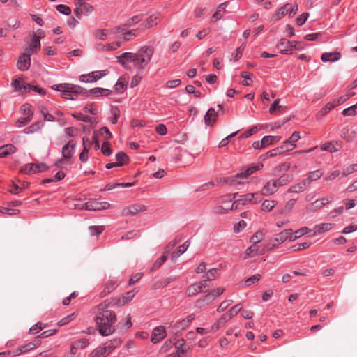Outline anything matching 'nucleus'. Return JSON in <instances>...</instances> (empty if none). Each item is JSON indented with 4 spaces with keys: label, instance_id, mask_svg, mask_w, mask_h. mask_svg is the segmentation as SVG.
Segmentation results:
<instances>
[{
    "label": "nucleus",
    "instance_id": "obj_38",
    "mask_svg": "<svg viewBox=\"0 0 357 357\" xmlns=\"http://www.w3.org/2000/svg\"><path fill=\"white\" fill-rule=\"evenodd\" d=\"M277 205V202L275 200H269L266 199L261 204V211L265 212H269L273 209V208Z\"/></svg>",
    "mask_w": 357,
    "mask_h": 357
},
{
    "label": "nucleus",
    "instance_id": "obj_30",
    "mask_svg": "<svg viewBox=\"0 0 357 357\" xmlns=\"http://www.w3.org/2000/svg\"><path fill=\"white\" fill-rule=\"evenodd\" d=\"M339 142L337 141H331L320 146L322 151H328L330 153H335L338 151L337 146H339Z\"/></svg>",
    "mask_w": 357,
    "mask_h": 357
},
{
    "label": "nucleus",
    "instance_id": "obj_42",
    "mask_svg": "<svg viewBox=\"0 0 357 357\" xmlns=\"http://www.w3.org/2000/svg\"><path fill=\"white\" fill-rule=\"evenodd\" d=\"M138 33H139L138 29L130 30V31H128L123 33L120 36V38H121L122 40H123L125 41H129V40H132L133 38L136 37L138 35Z\"/></svg>",
    "mask_w": 357,
    "mask_h": 357
},
{
    "label": "nucleus",
    "instance_id": "obj_61",
    "mask_svg": "<svg viewBox=\"0 0 357 357\" xmlns=\"http://www.w3.org/2000/svg\"><path fill=\"white\" fill-rule=\"evenodd\" d=\"M89 230L91 231V235L98 236L104 231V227L91 226L89 227Z\"/></svg>",
    "mask_w": 357,
    "mask_h": 357
},
{
    "label": "nucleus",
    "instance_id": "obj_46",
    "mask_svg": "<svg viewBox=\"0 0 357 357\" xmlns=\"http://www.w3.org/2000/svg\"><path fill=\"white\" fill-rule=\"evenodd\" d=\"M215 300V298H214L213 294L209 292L203 298L199 299L197 301V303L199 305H204V304L208 305V304H211V303H213Z\"/></svg>",
    "mask_w": 357,
    "mask_h": 357
},
{
    "label": "nucleus",
    "instance_id": "obj_26",
    "mask_svg": "<svg viewBox=\"0 0 357 357\" xmlns=\"http://www.w3.org/2000/svg\"><path fill=\"white\" fill-rule=\"evenodd\" d=\"M333 227L332 223H321L315 225L312 236L321 234L325 231L331 230Z\"/></svg>",
    "mask_w": 357,
    "mask_h": 357
},
{
    "label": "nucleus",
    "instance_id": "obj_35",
    "mask_svg": "<svg viewBox=\"0 0 357 357\" xmlns=\"http://www.w3.org/2000/svg\"><path fill=\"white\" fill-rule=\"evenodd\" d=\"M43 122L42 121H36V123H33L31 126L26 127L24 130V132L25 134H31L33 133L38 130H39L43 126Z\"/></svg>",
    "mask_w": 357,
    "mask_h": 357
},
{
    "label": "nucleus",
    "instance_id": "obj_13",
    "mask_svg": "<svg viewBox=\"0 0 357 357\" xmlns=\"http://www.w3.org/2000/svg\"><path fill=\"white\" fill-rule=\"evenodd\" d=\"M289 234V229H284L282 231L277 234L271 241V247L275 248L278 245L285 242L288 239Z\"/></svg>",
    "mask_w": 357,
    "mask_h": 357
},
{
    "label": "nucleus",
    "instance_id": "obj_62",
    "mask_svg": "<svg viewBox=\"0 0 357 357\" xmlns=\"http://www.w3.org/2000/svg\"><path fill=\"white\" fill-rule=\"evenodd\" d=\"M107 355L103 352L101 347L94 349L89 356V357H106Z\"/></svg>",
    "mask_w": 357,
    "mask_h": 357
},
{
    "label": "nucleus",
    "instance_id": "obj_56",
    "mask_svg": "<svg viewBox=\"0 0 357 357\" xmlns=\"http://www.w3.org/2000/svg\"><path fill=\"white\" fill-rule=\"evenodd\" d=\"M47 326V324H43L41 322H38L36 324H34L32 327L30 328V333L31 334H36L43 328H45Z\"/></svg>",
    "mask_w": 357,
    "mask_h": 357
},
{
    "label": "nucleus",
    "instance_id": "obj_51",
    "mask_svg": "<svg viewBox=\"0 0 357 357\" xmlns=\"http://www.w3.org/2000/svg\"><path fill=\"white\" fill-rule=\"evenodd\" d=\"M199 292H201L200 289H199L196 283L190 285L186 290V294L188 296H195Z\"/></svg>",
    "mask_w": 357,
    "mask_h": 357
},
{
    "label": "nucleus",
    "instance_id": "obj_20",
    "mask_svg": "<svg viewBox=\"0 0 357 357\" xmlns=\"http://www.w3.org/2000/svg\"><path fill=\"white\" fill-rule=\"evenodd\" d=\"M82 144H83V150L79 154V160L82 162H86L88 160L89 156V151L90 149V147L91 146V141L86 137H83L82 139Z\"/></svg>",
    "mask_w": 357,
    "mask_h": 357
},
{
    "label": "nucleus",
    "instance_id": "obj_52",
    "mask_svg": "<svg viewBox=\"0 0 357 357\" xmlns=\"http://www.w3.org/2000/svg\"><path fill=\"white\" fill-rule=\"evenodd\" d=\"M257 251L258 247L257 245L252 243V245L245 251V258L255 256L257 253Z\"/></svg>",
    "mask_w": 357,
    "mask_h": 357
},
{
    "label": "nucleus",
    "instance_id": "obj_12",
    "mask_svg": "<svg viewBox=\"0 0 357 357\" xmlns=\"http://www.w3.org/2000/svg\"><path fill=\"white\" fill-rule=\"evenodd\" d=\"M40 36H37L34 34L31 44L25 49L24 52L28 56H31L32 54L38 52L40 49Z\"/></svg>",
    "mask_w": 357,
    "mask_h": 357
},
{
    "label": "nucleus",
    "instance_id": "obj_11",
    "mask_svg": "<svg viewBox=\"0 0 357 357\" xmlns=\"http://www.w3.org/2000/svg\"><path fill=\"white\" fill-rule=\"evenodd\" d=\"M146 210L145 206L136 204L124 208L122 211V214L125 216L135 215L138 213L143 212Z\"/></svg>",
    "mask_w": 357,
    "mask_h": 357
},
{
    "label": "nucleus",
    "instance_id": "obj_45",
    "mask_svg": "<svg viewBox=\"0 0 357 357\" xmlns=\"http://www.w3.org/2000/svg\"><path fill=\"white\" fill-rule=\"evenodd\" d=\"M311 245V243L310 242H303L301 243H297L291 247V250L293 252H298L301 250H305L308 248Z\"/></svg>",
    "mask_w": 357,
    "mask_h": 357
},
{
    "label": "nucleus",
    "instance_id": "obj_53",
    "mask_svg": "<svg viewBox=\"0 0 357 357\" xmlns=\"http://www.w3.org/2000/svg\"><path fill=\"white\" fill-rule=\"evenodd\" d=\"M264 237V232L262 231H257L250 238L252 243L257 245V243L261 242Z\"/></svg>",
    "mask_w": 357,
    "mask_h": 357
},
{
    "label": "nucleus",
    "instance_id": "obj_31",
    "mask_svg": "<svg viewBox=\"0 0 357 357\" xmlns=\"http://www.w3.org/2000/svg\"><path fill=\"white\" fill-rule=\"evenodd\" d=\"M100 204H94L93 202H87L83 204H76L75 208L84 209L87 211L100 210Z\"/></svg>",
    "mask_w": 357,
    "mask_h": 357
},
{
    "label": "nucleus",
    "instance_id": "obj_54",
    "mask_svg": "<svg viewBox=\"0 0 357 357\" xmlns=\"http://www.w3.org/2000/svg\"><path fill=\"white\" fill-rule=\"evenodd\" d=\"M341 137L347 142H352L355 138L354 133L353 132L350 133L349 130L345 128L342 130Z\"/></svg>",
    "mask_w": 357,
    "mask_h": 357
},
{
    "label": "nucleus",
    "instance_id": "obj_27",
    "mask_svg": "<svg viewBox=\"0 0 357 357\" xmlns=\"http://www.w3.org/2000/svg\"><path fill=\"white\" fill-rule=\"evenodd\" d=\"M121 46L120 41H115L108 44H98V49L100 51H114Z\"/></svg>",
    "mask_w": 357,
    "mask_h": 357
},
{
    "label": "nucleus",
    "instance_id": "obj_48",
    "mask_svg": "<svg viewBox=\"0 0 357 357\" xmlns=\"http://www.w3.org/2000/svg\"><path fill=\"white\" fill-rule=\"evenodd\" d=\"M296 147V144H293L289 139L284 141L280 148L282 150L283 153L292 151Z\"/></svg>",
    "mask_w": 357,
    "mask_h": 357
},
{
    "label": "nucleus",
    "instance_id": "obj_24",
    "mask_svg": "<svg viewBox=\"0 0 357 357\" xmlns=\"http://www.w3.org/2000/svg\"><path fill=\"white\" fill-rule=\"evenodd\" d=\"M17 149L13 144H5L0 147V158L7 157L10 154L15 153Z\"/></svg>",
    "mask_w": 357,
    "mask_h": 357
},
{
    "label": "nucleus",
    "instance_id": "obj_55",
    "mask_svg": "<svg viewBox=\"0 0 357 357\" xmlns=\"http://www.w3.org/2000/svg\"><path fill=\"white\" fill-rule=\"evenodd\" d=\"M35 170H36L35 169V163L26 164L21 169V171L23 173L27 174L36 173Z\"/></svg>",
    "mask_w": 357,
    "mask_h": 357
},
{
    "label": "nucleus",
    "instance_id": "obj_1",
    "mask_svg": "<svg viewBox=\"0 0 357 357\" xmlns=\"http://www.w3.org/2000/svg\"><path fill=\"white\" fill-rule=\"evenodd\" d=\"M155 52L151 45H144L136 52H125L117 56V61L128 70L143 71L148 66Z\"/></svg>",
    "mask_w": 357,
    "mask_h": 357
},
{
    "label": "nucleus",
    "instance_id": "obj_49",
    "mask_svg": "<svg viewBox=\"0 0 357 357\" xmlns=\"http://www.w3.org/2000/svg\"><path fill=\"white\" fill-rule=\"evenodd\" d=\"M30 91H34L42 96L45 94V90L42 88H40L37 86L31 85L30 84L29 85H25L24 86V91L29 92Z\"/></svg>",
    "mask_w": 357,
    "mask_h": 357
},
{
    "label": "nucleus",
    "instance_id": "obj_17",
    "mask_svg": "<svg viewBox=\"0 0 357 357\" xmlns=\"http://www.w3.org/2000/svg\"><path fill=\"white\" fill-rule=\"evenodd\" d=\"M175 348L178 353L177 357H188L187 353L189 347L185 344L184 339L178 340L175 344Z\"/></svg>",
    "mask_w": 357,
    "mask_h": 357
},
{
    "label": "nucleus",
    "instance_id": "obj_34",
    "mask_svg": "<svg viewBox=\"0 0 357 357\" xmlns=\"http://www.w3.org/2000/svg\"><path fill=\"white\" fill-rule=\"evenodd\" d=\"M307 182L306 181H303V182H301V183H296L292 186H291L289 189H288V192L289 193H299V192H303L305 188H306V185H307Z\"/></svg>",
    "mask_w": 357,
    "mask_h": 357
},
{
    "label": "nucleus",
    "instance_id": "obj_57",
    "mask_svg": "<svg viewBox=\"0 0 357 357\" xmlns=\"http://www.w3.org/2000/svg\"><path fill=\"white\" fill-rule=\"evenodd\" d=\"M225 325V324L219 318L211 325L210 331L212 333H215L220 328H223Z\"/></svg>",
    "mask_w": 357,
    "mask_h": 357
},
{
    "label": "nucleus",
    "instance_id": "obj_5",
    "mask_svg": "<svg viewBox=\"0 0 357 357\" xmlns=\"http://www.w3.org/2000/svg\"><path fill=\"white\" fill-rule=\"evenodd\" d=\"M258 193H248L243 195H241L238 199L233 202L231 206H220L217 208V212L218 213H225L227 212L229 210H236L245 206L249 203H251L254 199L255 195H257Z\"/></svg>",
    "mask_w": 357,
    "mask_h": 357
},
{
    "label": "nucleus",
    "instance_id": "obj_7",
    "mask_svg": "<svg viewBox=\"0 0 357 357\" xmlns=\"http://www.w3.org/2000/svg\"><path fill=\"white\" fill-rule=\"evenodd\" d=\"M90 344L89 340L87 338H82L73 342L70 347V354L64 357H80V349L86 348Z\"/></svg>",
    "mask_w": 357,
    "mask_h": 357
},
{
    "label": "nucleus",
    "instance_id": "obj_16",
    "mask_svg": "<svg viewBox=\"0 0 357 357\" xmlns=\"http://www.w3.org/2000/svg\"><path fill=\"white\" fill-rule=\"evenodd\" d=\"M195 317L193 314H191L186 317L185 319H183L182 320L179 321L174 325V328L176 331V332L185 330L187 328L190 324L192 322V321L195 319Z\"/></svg>",
    "mask_w": 357,
    "mask_h": 357
},
{
    "label": "nucleus",
    "instance_id": "obj_33",
    "mask_svg": "<svg viewBox=\"0 0 357 357\" xmlns=\"http://www.w3.org/2000/svg\"><path fill=\"white\" fill-rule=\"evenodd\" d=\"M289 43L290 40H287L286 39H280L278 43L277 44V48L280 50L281 54H289Z\"/></svg>",
    "mask_w": 357,
    "mask_h": 357
},
{
    "label": "nucleus",
    "instance_id": "obj_39",
    "mask_svg": "<svg viewBox=\"0 0 357 357\" xmlns=\"http://www.w3.org/2000/svg\"><path fill=\"white\" fill-rule=\"evenodd\" d=\"M29 84L24 82L20 77L16 78L13 80L12 86L16 89L22 93L24 91V86L29 85Z\"/></svg>",
    "mask_w": 357,
    "mask_h": 357
},
{
    "label": "nucleus",
    "instance_id": "obj_43",
    "mask_svg": "<svg viewBox=\"0 0 357 357\" xmlns=\"http://www.w3.org/2000/svg\"><path fill=\"white\" fill-rule=\"evenodd\" d=\"M27 116L26 117H21L16 121V126L18 128L23 127L26 125H27L33 119V113L31 114L30 113H27Z\"/></svg>",
    "mask_w": 357,
    "mask_h": 357
},
{
    "label": "nucleus",
    "instance_id": "obj_50",
    "mask_svg": "<svg viewBox=\"0 0 357 357\" xmlns=\"http://www.w3.org/2000/svg\"><path fill=\"white\" fill-rule=\"evenodd\" d=\"M241 77L243 78V84L245 86H250L252 83V74L249 72L243 71L241 73Z\"/></svg>",
    "mask_w": 357,
    "mask_h": 357
},
{
    "label": "nucleus",
    "instance_id": "obj_14",
    "mask_svg": "<svg viewBox=\"0 0 357 357\" xmlns=\"http://www.w3.org/2000/svg\"><path fill=\"white\" fill-rule=\"evenodd\" d=\"M161 16L160 13H155L149 16L142 24L143 29H147L155 26L160 22Z\"/></svg>",
    "mask_w": 357,
    "mask_h": 357
},
{
    "label": "nucleus",
    "instance_id": "obj_2",
    "mask_svg": "<svg viewBox=\"0 0 357 357\" xmlns=\"http://www.w3.org/2000/svg\"><path fill=\"white\" fill-rule=\"evenodd\" d=\"M95 321L99 333L102 336H108L115 331L116 316L114 311L110 310L100 312L96 317Z\"/></svg>",
    "mask_w": 357,
    "mask_h": 357
},
{
    "label": "nucleus",
    "instance_id": "obj_59",
    "mask_svg": "<svg viewBox=\"0 0 357 357\" xmlns=\"http://www.w3.org/2000/svg\"><path fill=\"white\" fill-rule=\"evenodd\" d=\"M233 303L232 300H225L222 301L217 308V312L219 313L223 312L228 307Z\"/></svg>",
    "mask_w": 357,
    "mask_h": 357
},
{
    "label": "nucleus",
    "instance_id": "obj_58",
    "mask_svg": "<svg viewBox=\"0 0 357 357\" xmlns=\"http://www.w3.org/2000/svg\"><path fill=\"white\" fill-rule=\"evenodd\" d=\"M101 151L105 156H109L112 153L109 143L107 141L103 142L101 146Z\"/></svg>",
    "mask_w": 357,
    "mask_h": 357
},
{
    "label": "nucleus",
    "instance_id": "obj_15",
    "mask_svg": "<svg viewBox=\"0 0 357 357\" xmlns=\"http://www.w3.org/2000/svg\"><path fill=\"white\" fill-rule=\"evenodd\" d=\"M31 65V57L23 53L18 58V61L17 62V67L19 70L22 71L27 70Z\"/></svg>",
    "mask_w": 357,
    "mask_h": 357
},
{
    "label": "nucleus",
    "instance_id": "obj_41",
    "mask_svg": "<svg viewBox=\"0 0 357 357\" xmlns=\"http://www.w3.org/2000/svg\"><path fill=\"white\" fill-rule=\"evenodd\" d=\"M322 172L321 170H316L313 172H310L307 178L305 179L307 184H310L312 181H317L322 176Z\"/></svg>",
    "mask_w": 357,
    "mask_h": 357
},
{
    "label": "nucleus",
    "instance_id": "obj_40",
    "mask_svg": "<svg viewBox=\"0 0 357 357\" xmlns=\"http://www.w3.org/2000/svg\"><path fill=\"white\" fill-rule=\"evenodd\" d=\"M137 291L135 289H132L131 291L126 292L122 296L119 302H121V305H125L126 303L131 301L134 296H135V294H137Z\"/></svg>",
    "mask_w": 357,
    "mask_h": 357
},
{
    "label": "nucleus",
    "instance_id": "obj_9",
    "mask_svg": "<svg viewBox=\"0 0 357 357\" xmlns=\"http://www.w3.org/2000/svg\"><path fill=\"white\" fill-rule=\"evenodd\" d=\"M167 336V332L165 326H158L153 329L151 336V342L153 344H156L162 341Z\"/></svg>",
    "mask_w": 357,
    "mask_h": 357
},
{
    "label": "nucleus",
    "instance_id": "obj_29",
    "mask_svg": "<svg viewBox=\"0 0 357 357\" xmlns=\"http://www.w3.org/2000/svg\"><path fill=\"white\" fill-rule=\"evenodd\" d=\"M38 345V342H29L25 345L21 346L16 349L15 355L25 354L29 351L33 350Z\"/></svg>",
    "mask_w": 357,
    "mask_h": 357
},
{
    "label": "nucleus",
    "instance_id": "obj_4",
    "mask_svg": "<svg viewBox=\"0 0 357 357\" xmlns=\"http://www.w3.org/2000/svg\"><path fill=\"white\" fill-rule=\"evenodd\" d=\"M52 89L61 92V96L68 100H74L75 96L82 93L84 89L79 86L65 83L56 84L52 86Z\"/></svg>",
    "mask_w": 357,
    "mask_h": 357
},
{
    "label": "nucleus",
    "instance_id": "obj_21",
    "mask_svg": "<svg viewBox=\"0 0 357 357\" xmlns=\"http://www.w3.org/2000/svg\"><path fill=\"white\" fill-rule=\"evenodd\" d=\"M129 77L127 75L120 77L114 86V90L119 93H122L126 89L128 84Z\"/></svg>",
    "mask_w": 357,
    "mask_h": 357
},
{
    "label": "nucleus",
    "instance_id": "obj_22",
    "mask_svg": "<svg viewBox=\"0 0 357 357\" xmlns=\"http://www.w3.org/2000/svg\"><path fill=\"white\" fill-rule=\"evenodd\" d=\"M118 286L117 281L116 280L109 279L104 285L103 289L101 291L100 297H105L112 291H113Z\"/></svg>",
    "mask_w": 357,
    "mask_h": 357
},
{
    "label": "nucleus",
    "instance_id": "obj_19",
    "mask_svg": "<svg viewBox=\"0 0 357 357\" xmlns=\"http://www.w3.org/2000/svg\"><path fill=\"white\" fill-rule=\"evenodd\" d=\"M76 146V142L70 140L62 148V155L63 158L70 159L74 154Z\"/></svg>",
    "mask_w": 357,
    "mask_h": 357
},
{
    "label": "nucleus",
    "instance_id": "obj_23",
    "mask_svg": "<svg viewBox=\"0 0 357 357\" xmlns=\"http://www.w3.org/2000/svg\"><path fill=\"white\" fill-rule=\"evenodd\" d=\"M190 245V241H185L183 245L178 246L176 250H174L171 255V260L175 261L178 257L183 254Z\"/></svg>",
    "mask_w": 357,
    "mask_h": 357
},
{
    "label": "nucleus",
    "instance_id": "obj_63",
    "mask_svg": "<svg viewBox=\"0 0 357 357\" xmlns=\"http://www.w3.org/2000/svg\"><path fill=\"white\" fill-rule=\"evenodd\" d=\"M173 342L171 339L167 340L160 348V352L165 354L172 347Z\"/></svg>",
    "mask_w": 357,
    "mask_h": 357
},
{
    "label": "nucleus",
    "instance_id": "obj_36",
    "mask_svg": "<svg viewBox=\"0 0 357 357\" xmlns=\"http://www.w3.org/2000/svg\"><path fill=\"white\" fill-rule=\"evenodd\" d=\"M74 118L86 123H93V117L87 113H72Z\"/></svg>",
    "mask_w": 357,
    "mask_h": 357
},
{
    "label": "nucleus",
    "instance_id": "obj_18",
    "mask_svg": "<svg viewBox=\"0 0 357 357\" xmlns=\"http://www.w3.org/2000/svg\"><path fill=\"white\" fill-rule=\"evenodd\" d=\"M121 344V340L119 338H115L106 342L103 347H101V349L103 350V352H105V354L107 356L115 348L119 347Z\"/></svg>",
    "mask_w": 357,
    "mask_h": 357
},
{
    "label": "nucleus",
    "instance_id": "obj_28",
    "mask_svg": "<svg viewBox=\"0 0 357 357\" xmlns=\"http://www.w3.org/2000/svg\"><path fill=\"white\" fill-rule=\"evenodd\" d=\"M340 56L341 54L339 52H325L322 54L321 59L323 62H334L338 61Z\"/></svg>",
    "mask_w": 357,
    "mask_h": 357
},
{
    "label": "nucleus",
    "instance_id": "obj_8",
    "mask_svg": "<svg viewBox=\"0 0 357 357\" xmlns=\"http://www.w3.org/2000/svg\"><path fill=\"white\" fill-rule=\"evenodd\" d=\"M106 70H97L86 75H82L79 81L85 83L96 82L106 75Z\"/></svg>",
    "mask_w": 357,
    "mask_h": 357
},
{
    "label": "nucleus",
    "instance_id": "obj_6",
    "mask_svg": "<svg viewBox=\"0 0 357 357\" xmlns=\"http://www.w3.org/2000/svg\"><path fill=\"white\" fill-rule=\"evenodd\" d=\"M262 167L263 164L260 162L252 165L241 171L240 173L236 174L234 177L229 178L230 180L229 182L231 185L243 184L245 183L250 175L254 174L258 170H260Z\"/></svg>",
    "mask_w": 357,
    "mask_h": 357
},
{
    "label": "nucleus",
    "instance_id": "obj_37",
    "mask_svg": "<svg viewBox=\"0 0 357 357\" xmlns=\"http://www.w3.org/2000/svg\"><path fill=\"white\" fill-rule=\"evenodd\" d=\"M281 139L280 136H264L263 137V143L264 144L265 148L269 145L275 144Z\"/></svg>",
    "mask_w": 357,
    "mask_h": 357
},
{
    "label": "nucleus",
    "instance_id": "obj_32",
    "mask_svg": "<svg viewBox=\"0 0 357 357\" xmlns=\"http://www.w3.org/2000/svg\"><path fill=\"white\" fill-rule=\"evenodd\" d=\"M111 93V90L100 87L94 88L89 91V93L94 97L107 96Z\"/></svg>",
    "mask_w": 357,
    "mask_h": 357
},
{
    "label": "nucleus",
    "instance_id": "obj_3",
    "mask_svg": "<svg viewBox=\"0 0 357 357\" xmlns=\"http://www.w3.org/2000/svg\"><path fill=\"white\" fill-rule=\"evenodd\" d=\"M292 174H283L278 179L268 181L261 190V195L268 196L278 191V187L283 186L293 181Z\"/></svg>",
    "mask_w": 357,
    "mask_h": 357
},
{
    "label": "nucleus",
    "instance_id": "obj_10",
    "mask_svg": "<svg viewBox=\"0 0 357 357\" xmlns=\"http://www.w3.org/2000/svg\"><path fill=\"white\" fill-rule=\"evenodd\" d=\"M177 243L178 242L176 241H174L169 243V245L165 248V250L163 255L153 263L151 268L152 270L158 269L167 261V255L169 253V250L176 245Z\"/></svg>",
    "mask_w": 357,
    "mask_h": 357
},
{
    "label": "nucleus",
    "instance_id": "obj_47",
    "mask_svg": "<svg viewBox=\"0 0 357 357\" xmlns=\"http://www.w3.org/2000/svg\"><path fill=\"white\" fill-rule=\"evenodd\" d=\"M116 159L117 165L122 166L128 160V157L124 152H119L116 154Z\"/></svg>",
    "mask_w": 357,
    "mask_h": 357
},
{
    "label": "nucleus",
    "instance_id": "obj_64",
    "mask_svg": "<svg viewBox=\"0 0 357 357\" xmlns=\"http://www.w3.org/2000/svg\"><path fill=\"white\" fill-rule=\"evenodd\" d=\"M355 172H357V163L353 164L345 168L342 172V175L348 176L349 174H353Z\"/></svg>",
    "mask_w": 357,
    "mask_h": 357
},
{
    "label": "nucleus",
    "instance_id": "obj_44",
    "mask_svg": "<svg viewBox=\"0 0 357 357\" xmlns=\"http://www.w3.org/2000/svg\"><path fill=\"white\" fill-rule=\"evenodd\" d=\"M218 113H206L204 116L205 123L208 126H212L217 119Z\"/></svg>",
    "mask_w": 357,
    "mask_h": 357
},
{
    "label": "nucleus",
    "instance_id": "obj_25",
    "mask_svg": "<svg viewBox=\"0 0 357 357\" xmlns=\"http://www.w3.org/2000/svg\"><path fill=\"white\" fill-rule=\"evenodd\" d=\"M227 3H228V2H225V3H221V4H220L218 6V7L217 8L216 11L213 15V16H212V17L211 19V21L212 22H215L216 21L220 20L222 17V16L225 14V7L227 5Z\"/></svg>",
    "mask_w": 357,
    "mask_h": 357
},
{
    "label": "nucleus",
    "instance_id": "obj_60",
    "mask_svg": "<svg viewBox=\"0 0 357 357\" xmlns=\"http://www.w3.org/2000/svg\"><path fill=\"white\" fill-rule=\"evenodd\" d=\"M289 6V4H285L283 6H282L275 14L274 17L275 20H279L282 18L283 16H284L286 13V10H287L288 7Z\"/></svg>",
    "mask_w": 357,
    "mask_h": 357
}]
</instances>
